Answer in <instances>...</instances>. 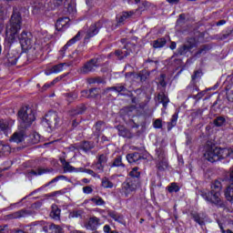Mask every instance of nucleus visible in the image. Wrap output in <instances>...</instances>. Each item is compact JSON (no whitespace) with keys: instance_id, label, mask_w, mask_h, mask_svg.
Wrapping results in <instances>:
<instances>
[{"instance_id":"f257e3e1","label":"nucleus","mask_w":233,"mask_h":233,"mask_svg":"<svg viewBox=\"0 0 233 233\" xmlns=\"http://www.w3.org/2000/svg\"><path fill=\"white\" fill-rule=\"evenodd\" d=\"M23 7L14 6L12 15L5 25V41L12 45L17 37L23 25V16H21Z\"/></svg>"},{"instance_id":"f03ea898","label":"nucleus","mask_w":233,"mask_h":233,"mask_svg":"<svg viewBox=\"0 0 233 233\" xmlns=\"http://www.w3.org/2000/svg\"><path fill=\"white\" fill-rule=\"evenodd\" d=\"M233 147H209L204 154L205 159L210 163H216V161H221V159H227V157H232Z\"/></svg>"},{"instance_id":"7ed1b4c3","label":"nucleus","mask_w":233,"mask_h":233,"mask_svg":"<svg viewBox=\"0 0 233 233\" xmlns=\"http://www.w3.org/2000/svg\"><path fill=\"white\" fill-rule=\"evenodd\" d=\"M18 117L22 128H28L35 121V111L28 106H23L18 111Z\"/></svg>"},{"instance_id":"20e7f679","label":"nucleus","mask_w":233,"mask_h":233,"mask_svg":"<svg viewBox=\"0 0 233 233\" xmlns=\"http://www.w3.org/2000/svg\"><path fill=\"white\" fill-rule=\"evenodd\" d=\"M199 194L201 198H203V199H205V201H207L208 203H210L211 205H216V207H225V204L221 199V193H218L216 191L201 190L199 191Z\"/></svg>"},{"instance_id":"39448f33","label":"nucleus","mask_w":233,"mask_h":233,"mask_svg":"<svg viewBox=\"0 0 233 233\" xmlns=\"http://www.w3.org/2000/svg\"><path fill=\"white\" fill-rule=\"evenodd\" d=\"M106 25H110V22L100 20L98 22H96L95 24H92L86 33L84 42L88 43V41H90L92 37H95V35H97L99 34V30L102 29L104 26H106Z\"/></svg>"},{"instance_id":"423d86ee","label":"nucleus","mask_w":233,"mask_h":233,"mask_svg":"<svg viewBox=\"0 0 233 233\" xmlns=\"http://www.w3.org/2000/svg\"><path fill=\"white\" fill-rule=\"evenodd\" d=\"M60 121L61 119L59 118V115H57V112L49 111L46 115L43 123H46L48 128H51V130H55V128H57V127H59Z\"/></svg>"},{"instance_id":"0eeeda50","label":"nucleus","mask_w":233,"mask_h":233,"mask_svg":"<svg viewBox=\"0 0 233 233\" xmlns=\"http://www.w3.org/2000/svg\"><path fill=\"white\" fill-rule=\"evenodd\" d=\"M139 185H141V183L137 182V180L127 178L122 184V191L124 192L126 198H128V195L132 194V192H136Z\"/></svg>"},{"instance_id":"6e6552de","label":"nucleus","mask_w":233,"mask_h":233,"mask_svg":"<svg viewBox=\"0 0 233 233\" xmlns=\"http://www.w3.org/2000/svg\"><path fill=\"white\" fill-rule=\"evenodd\" d=\"M18 39L23 50H32V46L34 45V40H32V34L24 31L18 36Z\"/></svg>"},{"instance_id":"1a4fd4ad","label":"nucleus","mask_w":233,"mask_h":233,"mask_svg":"<svg viewBox=\"0 0 233 233\" xmlns=\"http://www.w3.org/2000/svg\"><path fill=\"white\" fill-rule=\"evenodd\" d=\"M98 61L99 59L97 58L90 59L80 68V74H90V72H95L96 68L99 66V65H97Z\"/></svg>"},{"instance_id":"9d476101","label":"nucleus","mask_w":233,"mask_h":233,"mask_svg":"<svg viewBox=\"0 0 233 233\" xmlns=\"http://www.w3.org/2000/svg\"><path fill=\"white\" fill-rule=\"evenodd\" d=\"M192 48H196V40L194 38H189L186 44L177 48V54L178 56H187Z\"/></svg>"},{"instance_id":"9b49d317","label":"nucleus","mask_w":233,"mask_h":233,"mask_svg":"<svg viewBox=\"0 0 233 233\" xmlns=\"http://www.w3.org/2000/svg\"><path fill=\"white\" fill-rule=\"evenodd\" d=\"M63 2L65 8H66L69 14H74L76 12V0H54L53 3L55 6H61Z\"/></svg>"},{"instance_id":"f8f14e48","label":"nucleus","mask_w":233,"mask_h":233,"mask_svg":"<svg viewBox=\"0 0 233 233\" xmlns=\"http://www.w3.org/2000/svg\"><path fill=\"white\" fill-rule=\"evenodd\" d=\"M130 48H136V46L134 44L127 43L124 49L122 50H116L115 51V56L118 57V59H125V57H128L130 56V52H132V49Z\"/></svg>"},{"instance_id":"ddd939ff","label":"nucleus","mask_w":233,"mask_h":233,"mask_svg":"<svg viewBox=\"0 0 233 233\" xmlns=\"http://www.w3.org/2000/svg\"><path fill=\"white\" fill-rule=\"evenodd\" d=\"M70 18L68 17H60L57 19L56 23V28L58 32H63V30H66L70 26Z\"/></svg>"},{"instance_id":"4468645a","label":"nucleus","mask_w":233,"mask_h":233,"mask_svg":"<svg viewBox=\"0 0 233 233\" xmlns=\"http://www.w3.org/2000/svg\"><path fill=\"white\" fill-rule=\"evenodd\" d=\"M8 17V9L0 4V34L5 30V20Z\"/></svg>"},{"instance_id":"2eb2a0df","label":"nucleus","mask_w":233,"mask_h":233,"mask_svg":"<svg viewBox=\"0 0 233 233\" xmlns=\"http://www.w3.org/2000/svg\"><path fill=\"white\" fill-rule=\"evenodd\" d=\"M101 219L97 218L96 217H92L89 218L87 223H86V228L87 230H97V227L101 225Z\"/></svg>"},{"instance_id":"dca6fc26","label":"nucleus","mask_w":233,"mask_h":233,"mask_svg":"<svg viewBox=\"0 0 233 233\" xmlns=\"http://www.w3.org/2000/svg\"><path fill=\"white\" fill-rule=\"evenodd\" d=\"M25 136L24 130L16 131L11 136L9 141L10 143H23L25 141Z\"/></svg>"},{"instance_id":"f3484780","label":"nucleus","mask_w":233,"mask_h":233,"mask_svg":"<svg viewBox=\"0 0 233 233\" xmlns=\"http://www.w3.org/2000/svg\"><path fill=\"white\" fill-rule=\"evenodd\" d=\"M79 39H81V32H78L76 34V36H74L73 38H71L66 45H65L63 46V48L60 50V54L62 56H65V52H66V50L68 49V46H72V45H76V43H77V41H79Z\"/></svg>"},{"instance_id":"a211bd4d","label":"nucleus","mask_w":233,"mask_h":233,"mask_svg":"<svg viewBox=\"0 0 233 233\" xmlns=\"http://www.w3.org/2000/svg\"><path fill=\"white\" fill-rule=\"evenodd\" d=\"M116 130L118 131V136L122 137H126L127 139H132L134 137V134L124 126H117Z\"/></svg>"},{"instance_id":"6ab92c4d","label":"nucleus","mask_w":233,"mask_h":233,"mask_svg":"<svg viewBox=\"0 0 233 233\" xmlns=\"http://www.w3.org/2000/svg\"><path fill=\"white\" fill-rule=\"evenodd\" d=\"M191 217L198 223L200 225V227H203L205 225V219H207V215L205 213H198V212H193L191 213Z\"/></svg>"},{"instance_id":"aec40b11","label":"nucleus","mask_w":233,"mask_h":233,"mask_svg":"<svg viewBox=\"0 0 233 233\" xmlns=\"http://www.w3.org/2000/svg\"><path fill=\"white\" fill-rule=\"evenodd\" d=\"M26 216H32V211L26 209H21L10 215L12 219H19V218H26Z\"/></svg>"},{"instance_id":"412c9836","label":"nucleus","mask_w":233,"mask_h":233,"mask_svg":"<svg viewBox=\"0 0 233 233\" xmlns=\"http://www.w3.org/2000/svg\"><path fill=\"white\" fill-rule=\"evenodd\" d=\"M141 172H139V167H134L129 172V177L127 179H132L133 181H137V183H141Z\"/></svg>"},{"instance_id":"4be33fe9","label":"nucleus","mask_w":233,"mask_h":233,"mask_svg":"<svg viewBox=\"0 0 233 233\" xmlns=\"http://www.w3.org/2000/svg\"><path fill=\"white\" fill-rule=\"evenodd\" d=\"M52 210L50 213V217L56 221L61 219V209L57 207V205L54 204L51 207Z\"/></svg>"},{"instance_id":"5701e85b","label":"nucleus","mask_w":233,"mask_h":233,"mask_svg":"<svg viewBox=\"0 0 233 233\" xmlns=\"http://www.w3.org/2000/svg\"><path fill=\"white\" fill-rule=\"evenodd\" d=\"M32 8H33V14L35 15L41 14V12L45 10V5L41 2L36 1L33 3Z\"/></svg>"},{"instance_id":"b1692460","label":"nucleus","mask_w":233,"mask_h":233,"mask_svg":"<svg viewBox=\"0 0 233 233\" xmlns=\"http://www.w3.org/2000/svg\"><path fill=\"white\" fill-rule=\"evenodd\" d=\"M143 157L137 152L127 154V159L128 163H137L140 159H142Z\"/></svg>"},{"instance_id":"393cba45","label":"nucleus","mask_w":233,"mask_h":233,"mask_svg":"<svg viewBox=\"0 0 233 233\" xmlns=\"http://www.w3.org/2000/svg\"><path fill=\"white\" fill-rule=\"evenodd\" d=\"M157 101L163 105L164 108H167V106H168V103H170V99H168V96H167L165 93H158Z\"/></svg>"},{"instance_id":"a878e982","label":"nucleus","mask_w":233,"mask_h":233,"mask_svg":"<svg viewBox=\"0 0 233 233\" xmlns=\"http://www.w3.org/2000/svg\"><path fill=\"white\" fill-rule=\"evenodd\" d=\"M134 15V12H123L122 15L119 17H116L118 25H123L127 19H129V17H132Z\"/></svg>"},{"instance_id":"bb28decb","label":"nucleus","mask_w":233,"mask_h":233,"mask_svg":"<svg viewBox=\"0 0 233 233\" xmlns=\"http://www.w3.org/2000/svg\"><path fill=\"white\" fill-rule=\"evenodd\" d=\"M221 188H223V185L221 184V181H219V180H215L211 184V191L212 192H217L218 194H221Z\"/></svg>"},{"instance_id":"cd10ccee","label":"nucleus","mask_w":233,"mask_h":233,"mask_svg":"<svg viewBox=\"0 0 233 233\" xmlns=\"http://www.w3.org/2000/svg\"><path fill=\"white\" fill-rule=\"evenodd\" d=\"M85 112H86V106L85 105H80L76 106V109L71 110V116H79L85 114Z\"/></svg>"},{"instance_id":"c85d7f7f","label":"nucleus","mask_w":233,"mask_h":233,"mask_svg":"<svg viewBox=\"0 0 233 233\" xmlns=\"http://www.w3.org/2000/svg\"><path fill=\"white\" fill-rule=\"evenodd\" d=\"M177 117H178V113H175L172 116L170 121L167 122V130H168V132H170V130L172 128H174V127H176V125H177Z\"/></svg>"},{"instance_id":"c756f323","label":"nucleus","mask_w":233,"mask_h":233,"mask_svg":"<svg viewBox=\"0 0 233 233\" xmlns=\"http://www.w3.org/2000/svg\"><path fill=\"white\" fill-rule=\"evenodd\" d=\"M167 45V39L165 37L157 38L153 41V48H163Z\"/></svg>"},{"instance_id":"7c9ffc66","label":"nucleus","mask_w":233,"mask_h":233,"mask_svg":"<svg viewBox=\"0 0 233 233\" xmlns=\"http://www.w3.org/2000/svg\"><path fill=\"white\" fill-rule=\"evenodd\" d=\"M65 65H66L65 63H61V64L53 66L49 70V74H59V72H63V68Z\"/></svg>"},{"instance_id":"2f4dec72","label":"nucleus","mask_w":233,"mask_h":233,"mask_svg":"<svg viewBox=\"0 0 233 233\" xmlns=\"http://www.w3.org/2000/svg\"><path fill=\"white\" fill-rule=\"evenodd\" d=\"M12 148L6 144H0V156H8Z\"/></svg>"},{"instance_id":"473e14b6","label":"nucleus","mask_w":233,"mask_h":233,"mask_svg":"<svg viewBox=\"0 0 233 233\" xmlns=\"http://www.w3.org/2000/svg\"><path fill=\"white\" fill-rule=\"evenodd\" d=\"M103 125H105V122L103 121H98L95 125L96 130L94 131V136H96L97 138H99V136H101V127Z\"/></svg>"},{"instance_id":"72a5a7b5","label":"nucleus","mask_w":233,"mask_h":233,"mask_svg":"<svg viewBox=\"0 0 233 233\" xmlns=\"http://www.w3.org/2000/svg\"><path fill=\"white\" fill-rule=\"evenodd\" d=\"M111 168H114V167H125V165L123 163V158L121 157V156L116 157L113 163L110 165Z\"/></svg>"},{"instance_id":"f704fd0d","label":"nucleus","mask_w":233,"mask_h":233,"mask_svg":"<svg viewBox=\"0 0 233 233\" xmlns=\"http://www.w3.org/2000/svg\"><path fill=\"white\" fill-rule=\"evenodd\" d=\"M46 172H49V170L45 169L43 167H39L36 170L31 169L29 171V174H32V176H43V174H46Z\"/></svg>"},{"instance_id":"c9c22d12","label":"nucleus","mask_w":233,"mask_h":233,"mask_svg":"<svg viewBox=\"0 0 233 233\" xmlns=\"http://www.w3.org/2000/svg\"><path fill=\"white\" fill-rule=\"evenodd\" d=\"M101 186L103 188H113L114 187V183L108 179V177H104L102 178V184Z\"/></svg>"},{"instance_id":"e433bc0d","label":"nucleus","mask_w":233,"mask_h":233,"mask_svg":"<svg viewBox=\"0 0 233 233\" xmlns=\"http://www.w3.org/2000/svg\"><path fill=\"white\" fill-rule=\"evenodd\" d=\"M215 127H223L225 123H227V119L224 116H218L214 121H213Z\"/></svg>"},{"instance_id":"4c0bfd02","label":"nucleus","mask_w":233,"mask_h":233,"mask_svg":"<svg viewBox=\"0 0 233 233\" xmlns=\"http://www.w3.org/2000/svg\"><path fill=\"white\" fill-rule=\"evenodd\" d=\"M157 168L160 171L167 170L168 168V162L167 160H160L157 163Z\"/></svg>"},{"instance_id":"58836bf2","label":"nucleus","mask_w":233,"mask_h":233,"mask_svg":"<svg viewBox=\"0 0 233 233\" xmlns=\"http://www.w3.org/2000/svg\"><path fill=\"white\" fill-rule=\"evenodd\" d=\"M156 156H157V161H165L167 158H165V151L163 149L158 148L156 150Z\"/></svg>"},{"instance_id":"ea45409f","label":"nucleus","mask_w":233,"mask_h":233,"mask_svg":"<svg viewBox=\"0 0 233 233\" xmlns=\"http://www.w3.org/2000/svg\"><path fill=\"white\" fill-rule=\"evenodd\" d=\"M96 163H99L100 165H106V161H108V157H106V155L105 154H101V155H98L96 157Z\"/></svg>"},{"instance_id":"a19ab883","label":"nucleus","mask_w":233,"mask_h":233,"mask_svg":"<svg viewBox=\"0 0 233 233\" xmlns=\"http://www.w3.org/2000/svg\"><path fill=\"white\" fill-rule=\"evenodd\" d=\"M65 96L68 103H72L73 101H76V99H77V92L66 93Z\"/></svg>"},{"instance_id":"79ce46f5","label":"nucleus","mask_w":233,"mask_h":233,"mask_svg":"<svg viewBox=\"0 0 233 233\" xmlns=\"http://www.w3.org/2000/svg\"><path fill=\"white\" fill-rule=\"evenodd\" d=\"M90 201H92V203H94L97 207H101L102 205H105V200L101 198V197L92 198H90Z\"/></svg>"},{"instance_id":"37998d69","label":"nucleus","mask_w":233,"mask_h":233,"mask_svg":"<svg viewBox=\"0 0 233 233\" xmlns=\"http://www.w3.org/2000/svg\"><path fill=\"white\" fill-rule=\"evenodd\" d=\"M99 95V89L98 88H91L89 89V95L88 99H95V97H97Z\"/></svg>"},{"instance_id":"c03bdc74","label":"nucleus","mask_w":233,"mask_h":233,"mask_svg":"<svg viewBox=\"0 0 233 233\" xmlns=\"http://www.w3.org/2000/svg\"><path fill=\"white\" fill-rule=\"evenodd\" d=\"M81 148L85 152H88V150H92V148H94V144L86 141L83 142V144L81 145Z\"/></svg>"},{"instance_id":"a18cd8bd","label":"nucleus","mask_w":233,"mask_h":233,"mask_svg":"<svg viewBox=\"0 0 233 233\" xmlns=\"http://www.w3.org/2000/svg\"><path fill=\"white\" fill-rule=\"evenodd\" d=\"M107 214L109 218H112V219H114L115 221H121V219H123V218L119 216V214H117V212L116 211H108Z\"/></svg>"},{"instance_id":"49530a36","label":"nucleus","mask_w":233,"mask_h":233,"mask_svg":"<svg viewBox=\"0 0 233 233\" xmlns=\"http://www.w3.org/2000/svg\"><path fill=\"white\" fill-rule=\"evenodd\" d=\"M167 190L170 194H172V192H179V186H177V183L173 182L167 187Z\"/></svg>"},{"instance_id":"de8ad7c7","label":"nucleus","mask_w":233,"mask_h":233,"mask_svg":"<svg viewBox=\"0 0 233 233\" xmlns=\"http://www.w3.org/2000/svg\"><path fill=\"white\" fill-rule=\"evenodd\" d=\"M49 230H51V233H61L63 231V228L56 224H51L49 226Z\"/></svg>"},{"instance_id":"09e8293b","label":"nucleus","mask_w":233,"mask_h":233,"mask_svg":"<svg viewBox=\"0 0 233 233\" xmlns=\"http://www.w3.org/2000/svg\"><path fill=\"white\" fill-rule=\"evenodd\" d=\"M17 59H18V56H12L11 54L7 55V61L9 65H17Z\"/></svg>"},{"instance_id":"8fccbe9b","label":"nucleus","mask_w":233,"mask_h":233,"mask_svg":"<svg viewBox=\"0 0 233 233\" xmlns=\"http://www.w3.org/2000/svg\"><path fill=\"white\" fill-rule=\"evenodd\" d=\"M76 167L70 165V163L64 164V172H75Z\"/></svg>"},{"instance_id":"3c124183","label":"nucleus","mask_w":233,"mask_h":233,"mask_svg":"<svg viewBox=\"0 0 233 233\" xmlns=\"http://www.w3.org/2000/svg\"><path fill=\"white\" fill-rule=\"evenodd\" d=\"M207 50H208V46H203L195 54V57H199L201 54H207Z\"/></svg>"},{"instance_id":"603ef678","label":"nucleus","mask_w":233,"mask_h":233,"mask_svg":"<svg viewBox=\"0 0 233 233\" xmlns=\"http://www.w3.org/2000/svg\"><path fill=\"white\" fill-rule=\"evenodd\" d=\"M93 167L96 168V170H98V172H104L105 171V165L99 164V162H96L93 165Z\"/></svg>"},{"instance_id":"864d4df0","label":"nucleus","mask_w":233,"mask_h":233,"mask_svg":"<svg viewBox=\"0 0 233 233\" xmlns=\"http://www.w3.org/2000/svg\"><path fill=\"white\" fill-rule=\"evenodd\" d=\"M154 128H163V120L157 118L153 123Z\"/></svg>"},{"instance_id":"5fc2aeb1","label":"nucleus","mask_w":233,"mask_h":233,"mask_svg":"<svg viewBox=\"0 0 233 233\" xmlns=\"http://www.w3.org/2000/svg\"><path fill=\"white\" fill-rule=\"evenodd\" d=\"M192 117H201L203 116V109H197L191 113Z\"/></svg>"},{"instance_id":"6e6d98bb","label":"nucleus","mask_w":233,"mask_h":233,"mask_svg":"<svg viewBox=\"0 0 233 233\" xmlns=\"http://www.w3.org/2000/svg\"><path fill=\"white\" fill-rule=\"evenodd\" d=\"M127 91H128V89H127V86L122 85V84L116 86V92L118 94H121V92H127Z\"/></svg>"},{"instance_id":"4d7b16f0","label":"nucleus","mask_w":233,"mask_h":233,"mask_svg":"<svg viewBox=\"0 0 233 233\" xmlns=\"http://www.w3.org/2000/svg\"><path fill=\"white\" fill-rule=\"evenodd\" d=\"M201 76H203V72H201V70L195 71L194 75L191 76L192 81H196V79H199V77H201Z\"/></svg>"},{"instance_id":"13d9d810","label":"nucleus","mask_w":233,"mask_h":233,"mask_svg":"<svg viewBox=\"0 0 233 233\" xmlns=\"http://www.w3.org/2000/svg\"><path fill=\"white\" fill-rule=\"evenodd\" d=\"M0 130H2V132L8 130V124L5 121H0Z\"/></svg>"},{"instance_id":"bf43d9fd","label":"nucleus","mask_w":233,"mask_h":233,"mask_svg":"<svg viewBox=\"0 0 233 233\" xmlns=\"http://www.w3.org/2000/svg\"><path fill=\"white\" fill-rule=\"evenodd\" d=\"M84 194H92L94 192V189L90 186H86L83 187Z\"/></svg>"},{"instance_id":"052dcab7","label":"nucleus","mask_w":233,"mask_h":233,"mask_svg":"<svg viewBox=\"0 0 233 233\" xmlns=\"http://www.w3.org/2000/svg\"><path fill=\"white\" fill-rule=\"evenodd\" d=\"M205 91L199 92L198 95H193V99H201L205 96Z\"/></svg>"},{"instance_id":"680f3d73","label":"nucleus","mask_w":233,"mask_h":233,"mask_svg":"<svg viewBox=\"0 0 233 233\" xmlns=\"http://www.w3.org/2000/svg\"><path fill=\"white\" fill-rule=\"evenodd\" d=\"M70 218H81V211H73L70 213Z\"/></svg>"},{"instance_id":"e2e57ef3","label":"nucleus","mask_w":233,"mask_h":233,"mask_svg":"<svg viewBox=\"0 0 233 233\" xmlns=\"http://www.w3.org/2000/svg\"><path fill=\"white\" fill-rule=\"evenodd\" d=\"M159 85H161L163 87L167 86V82H165V75L160 76Z\"/></svg>"},{"instance_id":"0e129e2a","label":"nucleus","mask_w":233,"mask_h":233,"mask_svg":"<svg viewBox=\"0 0 233 233\" xmlns=\"http://www.w3.org/2000/svg\"><path fill=\"white\" fill-rule=\"evenodd\" d=\"M86 174H89V176H92L93 177H97V174H96V172H94L92 169L86 168Z\"/></svg>"},{"instance_id":"69168bd1","label":"nucleus","mask_w":233,"mask_h":233,"mask_svg":"<svg viewBox=\"0 0 233 233\" xmlns=\"http://www.w3.org/2000/svg\"><path fill=\"white\" fill-rule=\"evenodd\" d=\"M82 97H86L88 99V96H90V90H84L81 92Z\"/></svg>"},{"instance_id":"338daca9","label":"nucleus","mask_w":233,"mask_h":233,"mask_svg":"<svg viewBox=\"0 0 233 233\" xmlns=\"http://www.w3.org/2000/svg\"><path fill=\"white\" fill-rule=\"evenodd\" d=\"M110 227L108 225L104 226V232L105 233H110Z\"/></svg>"},{"instance_id":"774afa93","label":"nucleus","mask_w":233,"mask_h":233,"mask_svg":"<svg viewBox=\"0 0 233 233\" xmlns=\"http://www.w3.org/2000/svg\"><path fill=\"white\" fill-rule=\"evenodd\" d=\"M0 233H8V228L6 227L0 228Z\"/></svg>"}]
</instances>
